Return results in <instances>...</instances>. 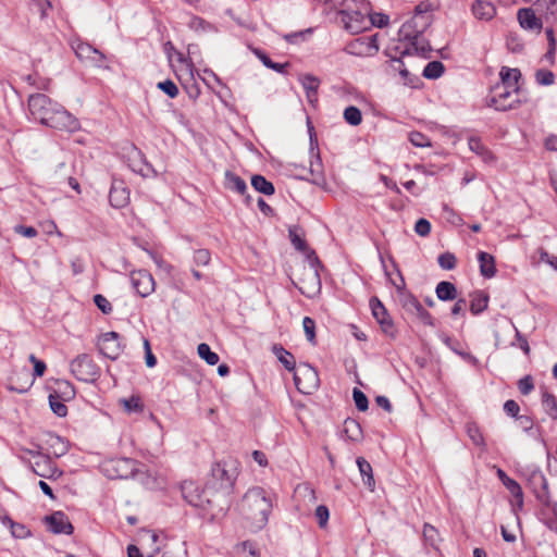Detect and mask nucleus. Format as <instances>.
I'll list each match as a JSON object with an SVG mask.
<instances>
[{
	"instance_id": "f257e3e1",
	"label": "nucleus",
	"mask_w": 557,
	"mask_h": 557,
	"mask_svg": "<svg viewBox=\"0 0 557 557\" xmlns=\"http://www.w3.org/2000/svg\"><path fill=\"white\" fill-rule=\"evenodd\" d=\"M28 109L35 120L49 127L66 132H75L79 127L74 115L44 94L29 96Z\"/></svg>"
},
{
	"instance_id": "f03ea898",
	"label": "nucleus",
	"mask_w": 557,
	"mask_h": 557,
	"mask_svg": "<svg viewBox=\"0 0 557 557\" xmlns=\"http://www.w3.org/2000/svg\"><path fill=\"white\" fill-rule=\"evenodd\" d=\"M272 510V500L267 496L262 487L249 488L242 500V512L255 530L262 529Z\"/></svg>"
},
{
	"instance_id": "7ed1b4c3",
	"label": "nucleus",
	"mask_w": 557,
	"mask_h": 557,
	"mask_svg": "<svg viewBox=\"0 0 557 557\" xmlns=\"http://www.w3.org/2000/svg\"><path fill=\"white\" fill-rule=\"evenodd\" d=\"M182 493L188 504L201 510L202 518L212 521L224 515V508L215 505L221 497H218L214 491H208L207 483L203 490L199 491L195 483L185 482L182 485Z\"/></svg>"
},
{
	"instance_id": "20e7f679",
	"label": "nucleus",
	"mask_w": 557,
	"mask_h": 557,
	"mask_svg": "<svg viewBox=\"0 0 557 557\" xmlns=\"http://www.w3.org/2000/svg\"><path fill=\"white\" fill-rule=\"evenodd\" d=\"M371 4L367 0H343L338 12L343 27L350 34H359L369 28Z\"/></svg>"
},
{
	"instance_id": "39448f33",
	"label": "nucleus",
	"mask_w": 557,
	"mask_h": 557,
	"mask_svg": "<svg viewBox=\"0 0 557 557\" xmlns=\"http://www.w3.org/2000/svg\"><path fill=\"white\" fill-rule=\"evenodd\" d=\"M238 461L232 458L214 463L207 481L208 491H214L221 498L230 495L238 475Z\"/></svg>"
},
{
	"instance_id": "423d86ee",
	"label": "nucleus",
	"mask_w": 557,
	"mask_h": 557,
	"mask_svg": "<svg viewBox=\"0 0 557 557\" xmlns=\"http://www.w3.org/2000/svg\"><path fill=\"white\" fill-rule=\"evenodd\" d=\"M518 94L519 90L512 89L510 85L496 84L491 88L486 103L497 111L511 110L520 103Z\"/></svg>"
},
{
	"instance_id": "0eeeda50",
	"label": "nucleus",
	"mask_w": 557,
	"mask_h": 557,
	"mask_svg": "<svg viewBox=\"0 0 557 557\" xmlns=\"http://www.w3.org/2000/svg\"><path fill=\"white\" fill-rule=\"evenodd\" d=\"M72 374L82 382L92 383L100 376V368L94 359L87 355H78L70 363Z\"/></svg>"
},
{
	"instance_id": "6e6552de",
	"label": "nucleus",
	"mask_w": 557,
	"mask_h": 557,
	"mask_svg": "<svg viewBox=\"0 0 557 557\" xmlns=\"http://www.w3.org/2000/svg\"><path fill=\"white\" fill-rule=\"evenodd\" d=\"M138 462L132 458H116L103 463V473L111 480H127L133 478L138 471Z\"/></svg>"
},
{
	"instance_id": "1a4fd4ad",
	"label": "nucleus",
	"mask_w": 557,
	"mask_h": 557,
	"mask_svg": "<svg viewBox=\"0 0 557 557\" xmlns=\"http://www.w3.org/2000/svg\"><path fill=\"white\" fill-rule=\"evenodd\" d=\"M294 381L297 389L302 394H311L319 387L318 372L308 363H300L294 370Z\"/></svg>"
},
{
	"instance_id": "9d476101",
	"label": "nucleus",
	"mask_w": 557,
	"mask_h": 557,
	"mask_svg": "<svg viewBox=\"0 0 557 557\" xmlns=\"http://www.w3.org/2000/svg\"><path fill=\"white\" fill-rule=\"evenodd\" d=\"M344 50L351 55L372 57L379 51L377 34L356 38L349 41Z\"/></svg>"
},
{
	"instance_id": "9b49d317",
	"label": "nucleus",
	"mask_w": 557,
	"mask_h": 557,
	"mask_svg": "<svg viewBox=\"0 0 557 557\" xmlns=\"http://www.w3.org/2000/svg\"><path fill=\"white\" fill-rule=\"evenodd\" d=\"M131 282L137 294L141 297H147L154 292V278L147 270L133 271L131 273Z\"/></svg>"
},
{
	"instance_id": "f8f14e48",
	"label": "nucleus",
	"mask_w": 557,
	"mask_h": 557,
	"mask_svg": "<svg viewBox=\"0 0 557 557\" xmlns=\"http://www.w3.org/2000/svg\"><path fill=\"white\" fill-rule=\"evenodd\" d=\"M299 284L298 288L304 295L311 297L317 294L321 288L318 271L311 265L305 267L302 276L299 278Z\"/></svg>"
},
{
	"instance_id": "ddd939ff",
	"label": "nucleus",
	"mask_w": 557,
	"mask_h": 557,
	"mask_svg": "<svg viewBox=\"0 0 557 557\" xmlns=\"http://www.w3.org/2000/svg\"><path fill=\"white\" fill-rule=\"evenodd\" d=\"M99 351L109 359H116L122 352L120 335L116 332L104 333L98 341Z\"/></svg>"
},
{
	"instance_id": "4468645a",
	"label": "nucleus",
	"mask_w": 557,
	"mask_h": 557,
	"mask_svg": "<svg viewBox=\"0 0 557 557\" xmlns=\"http://www.w3.org/2000/svg\"><path fill=\"white\" fill-rule=\"evenodd\" d=\"M45 522L48 525V529L54 534H72L74 530L69 518L62 511H55L52 515L47 516L45 518Z\"/></svg>"
},
{
	"instance_id": "2eb2a0df",
	"label": "nucleus",
	"mask_w": 557,
	"mask_h": 557,
	"mask_svg": "<svg viewBox=\"0 0 557 557\" xmlns=\"http://www.w3.org/2000/svg\"><path fill=\"white\" fill-rule=\"evenodd\" d=\"M430 21L423 20L418 26L417 22H413V17L404 23L398 32L400 41H409L411 39H418L421 34L429 27Z\"/></svg>"
},
{
	"instance_id": "dca6fc26",
	"label": "nucleus",
	"mask_w": 557,
	"mask_h": 557,
	"mask_svg": "<svg viewBox=\"0 0 557 557\" xmlns=\"http://www.w3.org/2000/svg\"><path fill=\"white\" fill-rule=\"evenodd\" d=\"M370 307L373 317L380 323L384 333H389L393 330V321L384 307V305L376 298L370 299Z\"/></svg>"
},
{
	"instance_id": "f3484780",
	"label": "nucleus",
	"mask_w": 557,
	"mask_h": 557,
	"mask_svg": "<svg viewBox=\"0 0 557 557\" xmlns=\"http://www.w3.org/2000/svg\"><path fill=\"white\" fill-rule=\"evenodd\" d=\"M110 205L114 208H124L129 202V191L124 183L114 181L109 193Z\"/></svg>"
},
{
	"instance_id": "a211bd4d",
	"label": "nucleus",
	"mask_w": 557,
	"mask_h": 557,
	"mask_svg": "<svg viewBox=\"0 0 557 557\" xmlns=\"http://www.w3.org/2000/svg\"><path fill=\"white\" fill-rule=\"evenodd\" d=\"M395 50L400 53L401 57L409 55V54H418L423 58H429L431 52V46L428 41L424 39L418 37V39H411L408 41V45L404 47L403 50H400V47H395Z\"/></svg>"
},
{
	"instance_id": "6ab92c4d",
	"label": "nucleus",
	"mask_w": 557,
	"mask_h": 557,
	"mask_svg": "<svg viewBox=\"0 0 557 557\" xmlns=\"http://www.w3.org/2000/svg\"><path fill=\"white\" fill-rule=\"evenodd\" d=\"M400 283L401 285L395 284L398 290L399 304L408 314H412V312L418 310L417 308L421 305V302L416 296L405 289V282L403 277H400Z\"/></svg>"
},
{
	"instance_id": "aec40b11",
	"label": "nucleus",
	"mask_w": 557,
	"mask_h": 557,
	"mask_svg": "<svg viewBox=\"0 0 557 557\" xmlns=\"http://www.w3.org/2000/svg\"><path fill=\"white\" fill-rule=\"evenodd\" d=\"M519 24L522 28L528 30H541L542 21L535 15L531 8H523L517 14Z\"/></svg>"
},
{
	"instance_id": "412c9836",
	"label": "nucleus",
	"mask_w": 557,
	"mask_h": 557,
	"mask_svg": "<svg viewBox=\"0 0 557 557\" xmlns=\"http://www.w3.org/2000/svg\"><path fill=\"white\" fill-rule=\"evenodd\" d=\"M47 450L54 457H62L69 450V443L54 433H48L46 438Z\"/></svg>"
},
{
	"instance_id": "4be33fe9",
	"label": "nucleus",
	"mask_w": 557,
	"mask_h": 557,
	"mask_svg": "<svg viewBox=\"0 0 557 557\" xmlns=\"http://www.w3.org/2000/svg\"><path fill=\"white\" fill-rule=\"evenodd\" d=\"M32 470L41 478H51L57 472V469L52 467V462L48 456H41L32 463Z\"/></svg>"
},
{
	"instance_id": "5701e85b",
	"label": "nucleus",
	"mask_w": 557,
	"mask_h": 557,
	"mask_svg": "<svg viewBox=\"0 0 557 557\" xmlns=\"http://www.w3.org/2000/svg\"><path fill=\"white\" fill-rule=\"evenodd\" d=\"M478 260L480 263V273L486 278H491L496 274L495 259L492 255L480 251L478 253Z\"/></svg>"
},
{
	"instance_id": "b1692460",
	"label": "nucleus",
	"mask_w": 557,
	"mask_h": 557,
	"mask_svg": "<svg viewBox=\"0 0 557 557\" xmlns=\"http://www.w3.org/2000/svg\"><path fill=\"white\" fill-rule=\"evenodd\" d=\"M472 12L476 18L490 21L496 14V9L488 1L476 0L472 4Z\"/></svg>"
},
{
	"instance_id": "393cba45",
	"label": "nucleus",
	"mask_w": 557,
	"mask_h": 557,
	"mask_svg": "<svg viewBox=\"0 0 557 557\" xmlns=\"http://www.w3.org/2000/svg\"><path fill=\"white\" fill-rule=\"evenodd\" d=\"M311 182L318 186L325 184L323 164L319 152L312 156L310 161Z\"/></svg>"
},
{
	"instance_id": "a878e982",
	"label": "nucleus",
	"mask_w": 557,
	"mask_h": 557,
	"mask_svg": "<svg viewBox=\"0 0 557 557\" xmlns=\"http://www.w3.org/2000/svg\"><path fill=\"white\" fill-rule=\"evenodd\" d=\"M356 462H357L359 472L363 479V483L368 486V488L371 492H373L375 488V480L373 478L372 466L363 457H358Z\"/></svg>"
},
{
	"instance_id": "bb28decb",
	"label": "nucleus",
	"mask_w": 557,
	"mask_h": 557,
	"mask_svg": "<svg viewBox=\"0 0 557 557\" xmlns=\"http://www.w3.org/2000/svg\"><path fill=\"white\" fill-rule=\"evenodd\" d=\"M225 188L235 191L239 195H245L248 187L246 182L236 175L235 173L231 171L225 172V182H224Z\"/></svg>"
},
{
	"instance_id": "cd10ccee",
	"label": "nucleus",
	"mask_w": 557,
	"mask_h": 557,
	"mask_svg": "<svg viewBox=\"0 0 557 557\" xmlns=\"http://www.w3.org/2000/svg\"><path fill=\"white\" fill-rule=\"evenodd\" d=\"M500 83L499 85H510L512 89L519 90V79L521 78V72L519 69L502 67L499 72Z\"/></svg>"
},
{
	"instance_id": "c85d7f7f",
	"label": "nucleus",
	"mask_w": 557,
	"mask_h": 557,
	"mask_svg": "<svg viewBox=\"0 0 557 557\" xmlns=\"http://www.w3.org/2000/svg\"><path fill=\"white\" fill-rule=\"evenodd\" d=\"M498 476L503 481L504 485L516 498L518 505L521 507L523 505V493L521 486L518 484L517 481L507 476L503 470H498Z\"/></svg>"
},
{
	"instance_id": "c756f323",
	"label": "nucleus",
	"mask_w": 557,
	"mask_h": 557,
	"mask_svg": "<svg viewBox=\"0 0 557 557\" xmlns=\"http://www.w3.org/2000/svg\"><path fill=\"white\" fill-rule=\"evenodd\" d=\"M347 440L352 442H360L363 437L361 425L355 419H346L344 421V430H343Z\"/></svg>"
},
{
	"instance_id": "7c9ffc66",
	"label": "nucleus",
	"mask_w": 557,
	"mask_h": 557,
	"mask_svg": "<svg viewBox=\"0 0 557 557\" xmlns=\"http://www.w3.org/2000/svg\"><path fill=\"white\" fill-rule=\"evenodd\" d=\"M386 54L391 58L389 59V67H391V70L393 72H398L399 73V75L401 76L403 82H404L405 85L412 86L413 82L411 79H409V72L405 67V64H404L401 58H397L396 55H393L391 53V49L386 52Z\"/></svg>"
},
{
	"instance_id": "2f4dec72",
	"label": "nucleus",
	"mask_w": 557,
	"mask_h": 557,
	"mask_svg": "<svg viewBox=\"0 0 557 557\" xmlns=\"http://www.w3.org/2000/svg\"><path fill=\"white\" fill-rule=\"evenodd\" d=\"M436 296L442 301L454 300L457 297L456 286L447 281H442L437 284L435 289Z\"/></svg>"
},
{
	"instance_id": "473e14b6",
	"label": "nucleus",
	"mask_w": 557,
	"mask_h": 557,
	"mask_svg": "<svg viewBox=\"0 0 557 557\" xmlns=\"http://www.w3.org/2000/svg\"><path fill=\"white\" fill-rule=\"evenodd\" d=\"M272 351L286 370L294 371L296 369L294 356L289 351H287L283 346L277 344L273 345Z\"/></svg>"
},
{
	"instance_id": "72a5a7b5",
	"label": "nucleus",
	"mask_w": 557,
	"mask_h": 557,
	"mask_svg": "<svg viewBox=\"0 0 557 557\" xmlns=\"http://www.w3.org/2000/svg\"><path fill=\"white\" fill-rule=\"evenodd\" d=\"M301 85L305 88L307 92V98L310 102H313L317 100V91L320 85L319 78L312 75H304L300 78Z\"/></svg>"
},
{
	"instance_id": "f704fd0d",
	"label": "nucleus",
	"mask_w": 557,
	"mask_h": 557,
	"mask_svg": "<svg viewBox=\"0 0 557 557\" xmlns=\"http://www.w3.org/2000/svg\"><path fill=\"white\" fill-rule=\"evenodd\" d=\"M251 185L258 193L267 196H271L275 191L274 185L260 174H256L251 177Z\"/></svg>"
},
{
	"instance_id": "c9c22d12",
	"label": "nucleus",
	"mask_w": 557,
	"mask_h": 557,
	"mask_svg": "<svg viewBox=\"0 0 557 557\" xmlns=\"http://www.w3.org/2000/svg\"><path fill=\"white\" fill-rule=\"evenodd\" d=\"M542 406L544 411L554 420H557V399L547 391L542 393Z\"/></svg>"
},
{
	"instance_id": "e433bc0d",
	"label": "nucleus",
	"mask_w": 557,
	"mask_h": 557,
	"mask_svg": "<svg viewBox=\"0 0 557 557\" xmlns=\"http://www.w3.org/2000/svg\"><path fill=\"white\" fill-rule=\"evenodd\" d=\"M442 341L456 355L460 356L461 358H463L467 361H470V362H473V363L476 362V358L474 356H472L471 354L466 352V351L460 349V344H459L458 341H456V339H454V338H451V337H449L447 335H443L442 336Z\"/></svg>"
},
{
	"instance_id": "4c0bfd02",
	"label": "nucleus",
	"mask_w": 557,
	"mask_h": 557,
	"mask_svg": "<svg viewBox=\"0 0 557 557\" xmlns=\"http://www.w3.org/2000/svg\"><path fill=\"white\" fill-rule=\"evenodd\" d=\"M469 149L481 156L484 161L493 160L491 151L483 145L480 138L470 137L468 140Z\"/></svg>"
},
{
	"instance_id": "58836bf2",
	"label": "nucleus",
	"mask_w": 557,
	"mask_h": 557,
	"mask_svg": "<svg viewBox=\"0 0 557 557\" xmlns=\"http://www.w3.org/2000/svg\"><path fill=\"white\" fill-rule=\"evenodd\" d=\"M488 297L482 293L475 294L470 302V311L472 314H479L487 308Z\"/></svg>"
},
{
	"instance_id": "ea45409f",
	"label": "nucleus",
	"mask_w": 557,
	"mask_h": 557,
	"mask_svg": "<svg viewBox=\"0 0 557 557\" xmlns=\"http://www.w3.org/2000/svg\"><path fill=\"white\" fill-rule=\"evenodd\" d=\"M198 355L202 358L208 364L214 366L219 362V356L214 351L211 350L210 346L206 343H201L197 348Z\"/></svg>"
},
{
	"instance_id": "a19ab883",
	"label": "nucleus",
	"mask_w": 557,
	"mask_h": 557,
	"mask_svg": "<svg viewBox=\"0 0 557 557\" xmlns=\"http://www.w3.org/2000/svg\"><path fill=\"white\" fill-rule=\"evenodd\" d=\"M444 73V65L440 61H432L423 70V76L429 79H436Z\"/></svg>"
},
{
	"instance_id": "79ce46f5",
	"label": "nucleus",
	"mask_w": 557,
	"mask_h": 557,
	"mask_svg": "<svg viewBox=\"0 0 557 557\" xmlns=\"http://www.w3.org/2000/svg\"><path fill=\"white\" fill-rule=\"evenodd\" d=\"M123 407L126 412H141L144 410V404L140 396L132 395L129 398L121 399Z\"/></svg>"
},
{
	"instance_id": "37998d69",
	"label": "nucleus",
	"mask_w": 557,
	"mask_h": 557,
	"mask_svg": "<svg viewBox=\"0 0 557 557\" xmlns=\"http://www.w3.org/2000/svg\"><path fill=\"white\" fill-rule=\"evenodd\" d=\"M466 431H467L468 436L470 437V440L472 441V443L475 446H484L485 445L483 434L481 433L480 428L475 423H473V422L467 423Z\"/></svg>"
},
{
	"instance_id": "c03bdc74",
	"label": "nucleus",
	"mask_w": 557,
	"mask_h": 557,
	"mask_svg": "<svg viewBox=\"0 0 557 557\" xmlns=\"http://www.w3.org/2000/svg\"><path fill=\"white\" fill-rule=\"evenodd\" d=\"M75 53L79 59H94L92 55H98L100 59L103 58L97 49L88 44H78L75 48Z\"/></svg>"
},
{
	"instance_id": "a18cd8bd",
	"label": "nucleus",
	"mask_w": 557,
	"mask_h": 557,
	"mask_svg": "<svg viewBox=\"0 0 557 557\" xmlns=\"http://www.w3.org/2000/svg\"><path fill=\"white\" fill-rule=\"evenodd\" d=\"M423 537L425 542L432 546L433 548H437V542L440 540V534L436 528L433 525L425 523L423 525Z\"/></svg>"
},
{
	"instance_id": "49530a36",
	"label": "nucleus",
	"mask_w": 557,
	"mask_h": 557,
	"mask_svg": "<svg viewBox=\"0 0 557 557\" xmlns=\"http://www.w3.org/2000/svg\"><path fill=\"white\" fill-rule=\"evenodd\" d=\"M344 119L348 124H350L352 126H357L362 121V114H361V111L357 107L350 106L345 109Z\"/></svg>"
},
{
	"instance_id": "de8ad7c7",
	"label": "nucleus",
	"mask_w": 557,
	"mask_h": 557,
	"mask_svg": "<svg viewBox=\"0 0 557 557\" xmlns=\"http://www.w3.org/2000/svg\"><path fill=\"white\" fill-rule=\"evenodd\" d=\"M288 235L290 243L295 247V249L301 252H306L308 250L306 240L301 237V235L297 232L296 228H289Z\"/></svg>"
},
{
	"instance_id": "09e8293b",
	"label": "nucleus",
	"mask_w": 557,
	"mask_h": 557,
	"mask_svg": "<svg viewBox=\"0 0 557 557\" xmlns=\"http://www.w3.org/2000/svg\"><path fill=\"white\" fill-rule=\"evenodd\" d=\"M535 81L539 85L550 86L555 82V75L549 70L540 69L535 72Z\"/></svg>"
},
{
	"instance_id": "8fccbe9b",
	"label": "nucleus",
	"mask_w": 557,
	"mask_h": 557,
	"mask_svg": "<svg viewBox=\"0 0 557 557\" xmlns=\"http://www.w3.org/2000/svg\"><path fill=\"white\" fill-rule=\"evenodd\" d=\"M260 61L263 63L264 66L274 70L277 73H284L285 67L288 65L287 63H275L273 62L264 52L257 51L256 52Z\"/></svg>"
},
{
	"instance_id": "3c124183",
	"label": "nucleus",
	"mask_w": 557,
	"mask_h": 557,
	"mask_svg": "<svg viewBox=\"0 0 557 557\" xmlns=\"http://www.w3.org/2000/svg\"><path fill=\"white\" fill-rule=\"evenodd\" d=\"M438 265L444 270H453L456 268L457 259L451 252H444L437 258Z\"/></svg>"
},
{
	"instance_id": "603ef678",
	"label": "nucleus",
	"mask_w": 557,
	"mask_h": 557,
	"mask_svg": "<svg viewBox=\"0 0 557 557\" xmlns=\"http://www.w3.org/2000/svg\"><path fill=\"white\" fill-rule=\"evenodd\" d=\"M49 405L53 413H55L58 417H65L67 413V407L59 400V397L55 395L49 396Z\"/></svg>"
},
{
	"instance_id": "864d4df0",
	"label": "nucleus",
	"mask_w": 557,
	"mask_h": 557,
	"mask_svg": "<svg viewBox=\"0 0 557 557\" xmlns=\"http://www.w3.org/2000/svg\"><path fill=\"white\" fill-rule=\"evenodd\" d=\"M352 398L358 410L366 411L369 407L368 397L366 394L357 387L352 391Z\"/></svg>"
},
{
	"instance_id": "5fc2aeb1",
	"label": "nucleus",
	"mask_w": 557,
	"mask_h": 557,
	"mask_svg": "<svg viewBox=\"0 0 557 557\" xmlns=\"http://www.w3.org/2000/svg\"><path fill=\"white\" fill-rule=\"evenodd\" d=\"M157 87L162 90L170 98H175L178 95V88L175 83L171 79H165L163 82H159Z\"/></svg>"
},
{
	"instance_id": "6e6d98bb",
	"label": "nucleus",
	"mask_w": 557,
	"mask_h": 557,
	"mask_svg": "<svg viewBox=\"0 0 557 557\" xmlns=\"http://www.w3.org/2000/svg\"><path fill=\"white\" fill-rule=\"evenodd\" d=\"M302 326L306 334L307 339L314 344L315 343V322L310 317H305L302 320Z\"/></svg>"
},
{
	"instance_id": "4d7b16f0",
	"label": "nucleus",
	"mask_w": 557,
	"mask_h": 557,
	"mask_svg": "<svg viewBox=\"0 0 557 557\" xmlns=\"http://www.w3.org/2000/svg\"><path fill=\"white\" fill-rule=\"evenodd\" d=\"M414 312H412L411 315L416 317L421 323L428 326H434V319L430 314L429 311H426L422 305H420Z\"/></svg>"
},
{
	"instance_id": "13d9d810",
	"label": "nucleus",
	"mask_w": 557,
	"mask_h": 557,
	"mask_svg": "<svg viewBox=\"0 0 557 557\" xmlns=\"http://www.w3.org/2000/svg\"><path fill=\"white\" fill-rule=\"evenodd\" d=\"M430 10H431V5L429 3H425V2L419 3L414 9L413 22H418L419 20H421V22L423 20L431 22L430 15H426V13Z\"/></svg>"
},
{
	"instance_id": "bf43d9fd",
	"label": "nucleus",
	"mask_w": 557,
	"mask_h": 557,
	"mask_svg": "<svg viewBox=\"0 0 557 557\" xmlns=\"http://www.w3.org/2000/svg\"><path fill=\"white\" fill-rule=\"evenodd\" d=\"M211 260V255L208 249H198L194 252V262L196 265H208Z\"/></svg>"
},
{
	"instance_id": "052dcab7",
	"label": "nucleus",
	"mask_w": 557,
	"mask_h": 557,
	"mask_svg": "<svg viewBox=\"0 0 557 557\" xmlns=\"http://www.w3.org/2000/svg\"><path fill=\"white\" fill-rule=\"evenodd\" d=\"M409 140L410 143L416 147H428L431 145L430 139L419 132H411L409 134Z\"/></svg>"
},
{
	"instance_id": "680f3d73",
	"label": "nucleus",
	"mask_w": 557,
	"mask_h": 557,
	"mask_svg": "<svg viewBox=\"0 0 557 557\" xmlns=\"http://www.w3.org/2000/svg\"><path fill=\"white\" fill-rule=\"evenodd\" d=\"M58 385V392L62 394L63 399H71L75 395V391L73 385L67 381H59L57 383Z\"/></svg>"
},
{
	"instance_id": "e2e57ef3",
	"label": "nucleus",
	"mask_w": 557,
	"mask_h": 557,
	"mask_svg": "<svg viewBox=\"0 0 557 557\" xmlns=\"http://www.w3.org/2000/svg\"><path fill=\"white\" fill-rule=\"evenodd\" d=\"M315 517L318 519L319 527L324 529L327 525L330 511L329 508L324 505H319L315 509Z\"/></svg>"
},
{
	"instance_id": "0e129e2a",
	"label": "nucleus",
	"mask_w": 557,
	"mask_h": 557,
	"mask_svg": "<svg viewBox=\"0 0 557 557\" xmlns=\"http://www.w3.org/2000/svg\"><path fill=\"white\" fill-rule=\"evenodd\" d=\"M9 521H10V527H11V533L14 537L25 539L30 534L29 530L25 525H23L21 523L13 522L12 520H9Z\"/></svg>"
},
{
	"instance_id": "69168bd1",
	"label": "nucleus",
	"mask_w": 557,
	"mask_h": 557,
	"mask_svg": "<svg viewBox=\"0 0 557 557\" xmlns=\"http://www.w3.org/2000/svg\"><path fill=\"white\" fill-rule=\"evenodd\" d=\"M518 388L522 395L530 394L534 388L533 379L531 375H525L518 381Z\"/></svg>"
},
{
	"instance_id": "338daca9",
	"label": "nucleus",
	"mask_w": 557,
	"mask_h": 557,
	"mask_svg": "<svg viewBox=\"0 0 557 557\" xmlns=\"http://www.w3.org/2000/svg\"><path fill=\"white\" fill-rule=\"evenodd\" d=\"M414 232L422 237L428 236L431 232V223L426 219H419L416 222Z\"/></svg>"
},
{
	"instance_id": "774afa93",
	"label": "nucleus",
	"mask_w": 557,
	"mask_h": 557,
	"mask_svg": "<svg viewBox=\"0 0 557 557\" xmlns=\"http://www.w3.org/2000/svg\"><path fill=\"white\" fill-rule=\"evenodd\" d=\"M539 7L546 10L547 13L557 18V0H539Z\"/></svg>"
}]
</instances>
